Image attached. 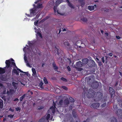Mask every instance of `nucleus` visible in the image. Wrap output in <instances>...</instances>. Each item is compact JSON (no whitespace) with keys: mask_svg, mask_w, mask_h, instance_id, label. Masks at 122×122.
<instances>
[{"mask_svg":"<svg viewBox=\"0 0 122 122\" xmlns=\"http://www.w3.org/2000/svg\"><path fill=\"white\" fill-rule=\"evenodd\" d=\"M88 88L84 87L83 89V93L85 94H86V96L88 98L93 97L94 101L96 102L99 100V96H97L95 94V91L92 89L90 88L88 91Z\"/></svg>","mask_w":122,"mask_h":122,"instance_id":"1","label":"nucleus"},{"mask_svg":"<svg viewBox=\"0 0 122 122\" xmlns=\"http://www.w3.org/2000/svg\"><path fill=\"white\" fill-rule=\"evenodd\" d=\"M5 67L8 69L7 71L9 73H10L12 69V67H13V66L15 67L16 69L18 68L14 62V60L12 58H10V59L6 60L5 61Z\"/></svg>","mask_w":122,"mask_h":122,"instance_id":"2","label":"nucleus"},{"mask_svg":"<svg viewBox=\"0 0 122 122\" xmlns=\"http://www.w3.org/2000/svg\"><path fill=\"white\" fill-rule=\"evenodd\" d=\"M93 78L94 79V77L93 75L89 76L87 79L88 83V84H89V85L91 86V87L93 89H96L99 86L98 82L97 81H95L92 82V84L90 83L92 81V78L93 79Z\"/></svg>","mask_w":122,"mask_h":122,"instance_id":"3","label":"nucleus"},{"mask_svg":"<svg viewBox=\"0 0 122 122\" xmlns=\"http://www.w3.org/2000/svg\"><path fill=\"white\" fill-rule=\"evenodd\" d=\"M42 7V4H38L35 8L30 10V14L36 15L38 12L39 9Z\"/></svg>","mask_w":122,"mask_h":122,"instance_id":"4","label":"nucleus"},{"mask_svg":"<svg viewBox=\"0 0 122 122\" xmlns=\"http://www.w3.org/2000/svg\"><path fill=\"white\" fill-rule=\"evenodd\" d=\"M72 114L73 117L76 118V121L75 122L74 121H71L70 122H80V119L78 117V115L76 112L75 110H73L72 112Z\"/></svg>","mask_w":122,"mask_h":122,"instance_id":"5","label":"nucleus"},{"mask_svg":"<svg viewBox=\"0 0 122 122\" xmlns=\"http://www.w3.org/2000/svg\"><path fill=\"white\" fill-rule=\"evenodd\" d=\"M55 48L57 50V53L59 55V58H61L62 56H63L64 55V53L63 51H61L60 49H59L56 47Z\"/></svg>","mask_w":122,"mask_h":122,"instance_id":"6","label":"nucleus"},{"mask_svg":"<svg viewBox=\"0 0 122 122\" xmlns=\"http://www.w3.org/2000/svg\"><path fill=\"white\" fill-rule=\"evenodd\" d=\"M99 107V103H96L92 104L91 105V107L97 109Z\"/></svg>","mask_w":122,"mask_h":122,"instance_id":"7","label":"nucleus"},{"mask_svg":"<svg viewBox=\"0 0 122 122\" xmlns=\"http://www.w3.org/2000/svg\"><path fill=\"white\" fill-rule=\"evenodd\" d=\"M116 114L118 116H120L121 117H122V110L119 109L117 110Z\"/></svg>","mask_w":122,"mask_h":122,"instance_id":"8","label":"nucleus"},{"mask_svg":"<svg viewBox=\"0 0 122 122\" xmlns=\"http://www.w3.org/2000/svg\"><path fill=\"white\" fill-rule=\"evenodd\" d=\"M88 64L89 66L90 67L95 66V63L94 61L93 60H91V61L88 63Z\"/></svg>","mask_w":122,"mask_h":122,"instance_id":"9","label":"nucleus"},{"mask_svg":"<svg viewBox=\"0 0 122 122\" xmlns=\"http://www.w3.org/2000/svg\"><path fill=\"white\" fill-rule=\"evenodd\" d=\"M109 91L110 93L111 94V96L112 97L113 96V94L114 93V90L112 88L110 87Z\"/></svg>","mask_w":122,"mask_h":122,"instance_id":"10","label":"nucleus"},{"mask_svg":"<svg viewBox=\"0 0 122 122\" xmlns=\"http://www.w3.org/2000/svg\"><path fill=\"white\" fill-rule=\"evenodd\" d=\"M76 66L77 67H80L82 66V62L80 61L77 62L76 63Z\"/></svg>","mask_w":122,"mask_h":122,"instance_id":"11","label":"nucleus"},{"mask_svg":"<svg viewBox=\"0 0 122 122\" xmlns=\"http://www.w3.org/2000/svg\"><path fill=\"white\" fill-rule=\"evenodd\" d=\"M52 66L54 70L56 71V70L58 69V67L56 66L55 62H54L52 63Z\"/></svg>","mask_w":122,"mask_h":122,"instance_id":"12","label":"nucleus"},{"mask_svg":"<svg viewBox=\"0 0 122 122\" xmlns=\"http://www.w3.org/2000/svg\"><path fill=\"white\" fill-rule=\"evenodd\" d=\"M88 59L87 58H85L82 60V63L84 64H87L88 61Z\"/></svg>","mask_w":122,"mask_h":122,"instance_id":"13","label":"nucleus"},{"mask_svg":"<svg viewBox=\"0 0 122 122\" xmlns=\"http://www.w3.org/2000/svg\"><path fill=\"white\" fill-rule=\"evenodd\" d=\"M79 2L81 4V7H83L85 4V1L84 0H79Z\"/></svg>","mask_w":122,"mask_h":122,"instance_id":"14","label":"nucleus"},{"mask_svg":"<svg viewBox=\"0 0 122 122\" xmlns=\"http://www.w3.org/2000/svg\"><path fill=\"white\" fill-rule=\"evenodd\" d=\"M57 6H54L53 7V9L54 11V13H56V12H57V13L61 15L59 12V10H57Z\"/></svg>","mask_w":122,"mask_h":122,"instance_id":"15","label":"nucleus"},{"mask_svg":"<svg viewBox=\"0 0 122 122\" xmlns=\"http://www.w3.org/2000/svg\"><path fill=\"white\" fill-rule=\"evenodd\" d=\"M3 101L2 100H0V109L3 108Z\"/></svg>","mask_w":122,"mask_h":122,"instance_id":"16","label":"nucleus"},{"mask_svg":"<svg viewBox=\"0 0 122 122\" xmlns=\"http://www.w3.org/2000/svg\"><path fill=\"white\" fill-rule=\"evenodd\" d=\"M62 0H57L55 2L56 6L58 5L62 2Z\"/></svg>","mask_w":122,"mask_h":122,"instance_id":"17","label":"nucleus"},{"mask_svg":"<svg viewBox=\"0 0 122 122\" xmlns=\"http://www.w3.org/2000/svg\"><path fill=\"white\" fill-rule=\"evenodd\" d=\"M12 73H14L16 74L17 75H19V72H18L14 68L12 71Z\"/></svg>","mask_w":122,"mask_h":122,"instance_id":"18","label":"nucleus"},{"mask_svg":"<svg viewBox=\"0 0 122 122\" xmlns=\"http://www.w3.org/2000/svg\"><path fill=\"white\" fill-rule=\"evenodd\" d=\"M32 71L33 73V76H36V73L35 69L33 68H32Z\"/></svg>","mask_w":122,"mask_h":122,"instance_id":"19","label":"nucleus"},{"mask_svg":"<svg viewBox=\"0 0 122 122\" xmlns=\"http://www.w3.org/2000/svg\"><path fill=\"white\" fill-rule=\"evenodd\" d=\"M5 69L3 68L0 67V74H2L5 73Z\"/></svg>","mask_w":122,"mask_h":122,"instance_id":"20","label":"nucleus"},{"mask_svg":"<svg viewBox=\"0 0 122 122\" xmlns=\"http://www.w3.org/2000/svg\"><path fill=\"white\" fill-rule=\"evenodd\" d=\"M17 70L18 71H19L21 73H24L25 74V75L27 76H28V75L29 74L28 73V72H24L23 71L21 70L20 69H19L18 68H17Z\"/></svg>","mask_w":122,"mask_h":122,"instance_id":"21","label":"nucleus"},{"mask_svg":"<svg viewBox=\"0 0 122 122\" xmlns=\"http://www.w3.org/2000/svg\"><path fill=\"white\" fill-rule=\"evenodd\" d=\"M88 9L90 11L93 10L94 9V7L93 6H88Z\"/></svg>","mask_w":122,"mask_h":122,"instance_id":"22","label":"nucleus"},{"mask_svg":"<svg viewBox=\"0 0 122 122\" xmlns=\"http://www.w3.org/2000/svg\"><path fill=\"white\" fill-rule=\"evenodd\" d=\"M56 107L52 106L50 108V109L51 110L52 113H54L55 112V109Z\"/></svg>","mask_w":122,"mask_h":122,"instance_id":"23","label":"nucleus"},{"mask_svg":"<svg viewBox=\"0 0 122 122\" xmlns=\"http://www.w3.org/2000/svg\"><path fill=\"white\" fill-rule=\"evenodd\" d=\"M69 102L68 100L66 99L64 101V104L65 105L67 106L69 104Z\"/></svg>","mask_w":122,"mask_h":122,"instance_id":"24","label":"nucleus"},{"mask_svg":"<svg viewBox=\"0 0 122 122\" xmlns=\"http://www.w3.org/2000/svg\"><path fill=\"white\" fill-rule=\"evenodd\" d=\"M63 103V100L62 99H61L59 101L58 103V105H59L60 106L63 107L64 106Z\"/></svg>","mask_w":122,"mask_h":122,"instance_id":"25","label":"nucleus"},{"mask_svg":"<svg viewBox=\"0 0 122 122\" xmlns=\"http://www.w3.org/2000/svg\"><path fill=\"white\" fill-rule=\"evenodd\" d=\"M0 79L2 81H5L6 80V78L4 75H2L0 77Z\"/></svg>","mask_w":122,"mask_h":122,"instance_id":"26","label":"nucleus"},{"mask_svg":"<svg viewBox=\"0 0 122 122\" xmlns=\"http://www.w3.org/2000/svg\"><path fill=\"white\" fill-rule=\"evenodd\" d=\"M67 2L68 3V5L71 8H74V7L73 5L71 3H70L68 0Z\"/></svg>","mask_w":122,"mask_h":122,"instance_id":"27","label":"nucleus"},{"mask_svg":"<svg viewBox=\"0 0 122 122\" xmlns=\"http://www.w3.org/2000/svg\"><path fill=\"white\" fill-rule=\"evenodd\" d=\"M111 122H117V121L116 118L114 117H113L111 118Z\"/></svg>","mask_w":122,"mask_h":122,"instance_id":"28","label":"nucleus"},{"mask_svg":"<svg viewBox=\"0 0 122 122\" xmlns=\"http://www.w3.org/2000/svg\"><path fill=\"white\" fill-rule=\"evenodd\" d=\"M37 36H38L39 37L41 38H42V36L41 34L39 32H37V34L36 35Z\"/></svg>","mask_w":122,"mask_h":122,"instance_id":"29","label":"nucleus"},{"mask_svg":"<svg viewBox=\"0 0 122 122\" xmlns=\"http://www.w3.org/2000/svg\"><path fill=\"white\" fill-rule=\"evenodd\" d=\"M79 41L81 43V46H79V47L80 48L81 47L84 48L86 46L84 44L82 43L81 41Z\"/></svg>","mask_w":122,"mask_h":122,"instance_id":"30","label":"nucleus"},{"mask_svg":"<svg viewBox=\"0 0 122 122\" xmlns=\"http://www.w3.org/2000/svg\"><path fill=\"white\" fill-rule=\"evenodd\" d=\"M45 117H43L41 119H40L39 122H44L45 121Z\"/></svg>","mask_w":122,"mask_h":122,"instance_id":"31","label":"nucleus"},{"mask_svg":"<svg viewBox=\"0 0 122 122\" xmlns=\"http://www.w3.org/2000/svg\"><path fill=\"white\" fill-rule=\"evenodd\" d=\"M43 81L44 82V83L45 84H48V82L47 81V79L45 77L43 79Z\"/></svg>","mask_w":122,"mask_h":122,"instance_id":"32","label":"nucleus"},{"mask_svg":"<svg viewBox=\"0 0 122 122\" xmlns=\"http://www.w3.org/2000/svg\"><path fill=\"white\" fill-rule=\"evenodd\" d=\"M81 20L82 21L84 22H86L87 20V19L86 18L84 17L82 18Z\"/></svg>","mask_w":122,"mask_h":122,"instance_id":"33","label":"nucleus"},{"mask_svg":"<svg viewBox=\"0 0 122 122\" xmlns=\"http://www.w3.org/2000/svg\"><path fill=\"white\" fill-rule=\"evenodd\" d=\"M69 99L70 101L71 102L73 103L74 102V99L72 97H70L69 98Z\"/></svg>","mask_w":122,"mask_h":122,"instance_id":"34","label":"nucleus"},{"mask_svg":"<svg viewBox=\"0 0 122 122\" xmlns=\"http://www.w3.org/2000/svg\"><path fill=\"white\" fill-rule=\"evenodd\" d=\"M50 114H48L47 117H46L45 118V119H46L47 120H48L50 117Z\"/></svg>","mask_w":122,"mask_h":122,"instance_id":"35","label":"nucleus"},{"mask_svg":"<svg viewBox=\"0 0 122 122\" xmlns=\"http://www.w3.org/2000/svg\"><path fill=\"white\" fill-rule=\"evenodd\" d=\"M64 44L66 46H70V44L67 41H65L64 42Z\"/></svg>","mask_w":122,"mask_h":122,"instance_id":"36","label":"nucleus"},{"mask_svg":"<svg viewBox=\"0 0 122 122\" xmlns=\"http://www.w3.org/2000/svg\"><path fill=\"white\" fill-rule=\"evenodd\" d=\"M61 80L65 82H66L67 81V80L63 77H61Z\"/></svg>","mask_w":122,"mask_h":122,"instance_id":"37","label":"nucleus"},{"mask_svg":"<svg viewBox=\"0 0 122 122\" xmlns=\"http://www.w3.org/2000/svg\"><path fill=\"white\" fill-rule=\"evenodd\" d=\"M40 14L38 13V14L34 18V19H38L40 15Z\"/></svg>","mask_w":122,"mask_h":122,"instance_id":"38","label":"nucleus"},{"mask_svg":"<svg viewBox=\"0 0 122 122\" xmlns=\"http://www.w3.org/2000/svg\"><path fill=\"white\" fill-rule=\"evenodd\" d=\"M62 88L65 90H68L67 88L65 86H62L61 87Z\"/></svg>","mask_w":122,"mask_h":122,"instance_id":"39","label":"nucleus"},{"mask_svg":"<svg viewBox=\"0 0 122 122\" xmlns=\"http://www.w3.org/2000/svg\"><path fill=\"white\" fill-rule=\"evenodd\" d=\"M14 116V115L10 114L8 115V117H9L11 118H12Z\"/></svg>","mask_w":122,"mask_h":122,"instance_id":"40","label":"nucleus"},{"mask_svg":"<svg viewBox=\"0 0 122 122\" xmlns=\"http://www.w3.org/2000/svg\"><path fill=\"white\" fill-rule=\"evenodd\" d=\"M107 97H103V98L102 99V100H104V101H106L107 100Z\"/></svg>","mask_w":122,"mask_h":122,"instance_id":"41","label":"nucleus"},{"mask_svg":"<svg viewBox=\"0 0 122 122\" xmlns=\"http://www.w3.org/2000/svg\"><path fill=\"white\" fill-rule=\"evenodd\" d=\"M43 83L41 82L39 84V86H40L41 88H42L43 87Z\"/></svg>","mask_w":122,"mask_h":122,"instance_id":"42","label":"nucleus"},{"mask_svg":"<svg viewBox=\"0 0 122 122\" xmlns=\"http://www.w3.org/2000/svg\"><path fill=\"white\" fill-rule=\"evenodd\" d=\"M15 109L16 111H20L21 110V108L20 107L15 108Z\"/></svg>","mask_w":122,"mask_h":122,"instance_id":"43","label":"nucleus"},{"mask_svg":"<svg viewBox=\"0 0 122 122\" xmlns=\"http://www.w3.org/2000/svg\"><path fill=\"white\" fill-rule=\"evenodd\" d=\"M106 106V104L105 103H104L101 106V107H105Z\"/></svg>","mask_w":122,"mask_h":122,"instance_id":"44","label":"nucleus"},{"mask_svg":"<svg viewBox=\"0 0 122 122\" xmlns=\"http://www.w3.org/2000/svg\"><path fill=\"white\" fill-rule=\"evenodd\" d=\"M90 120V119L89 118H88L86 120L84 121L83 122H89Z\"/></svg>","mask_w":122,"mask_h":122,"instance_id":"45","label":"nucleus"},{"mask_svg":"<svg viewBox=\"0 0 122 122\" xmlns=\"http://www.w3.org/2000/svg\"><path fill=\"white\" fill-rule=\"evenodd\" d=\"M76 69L78 71H81L82 70V68H77L76 67Z\"/></svg>","mask_w":122,"mask_h":122,"instance_id":"46","label":"nucleus"},{"mask_svg":"<svg viewBox=\"0 0 122 122\" xmlns=\"http://www.w3.org/2000/svg\"><path fill=\"white\" fill-rule=\"evenodd\" d=\"M17 83L16 82H13L12 83V84L13 86H14V87H15V85L17 84Z\"/></svg>","mask_w":122,"mask_h":122,"instance_id":"47","label":"nucleus"},{"mask_svg":"<svg viewBox=\"0 0 122 122\" xmlns=\"http://www.w3.org/2000/svg\"><path fill=\"white\" fill-rule=\"evenodd\" d=\"M113 108L114 109H117V106L116 105H113Z\"/></svg>","mask_w":122,"mask_h":122,"instance_id":"48","label":"nucleus"},{"mask_svg":"<svg viewBox=\"0 0 122 122\" xmlns=\"http://www.w3.org/2000/svg\"><path fill=\"white\" fill-rule=\"evenodd\" d=\"M9 110L12 112H13L14 111V110L13 109H12L11 107H10V108L9 109Z\"/></svg>","mask_w":122,"mask_h":122,"instance_id":"49","label":"nucleus"},{"mask_svg":"<svg viewBox=\"0 0 122 122\" xmlns=\"http://www.w3.org/2000/svg\"><path fill=\"white\" fill-rule=\"evenodd\" d=\"M67 68L69 71H71V69L70 66H68V67H67Z\"/></svg>","mask_w":122,"mask_h":122,"instance_id":"50","label":"nucleus"},{"mask_svg":"<svg viewBox=\"0 0 122 122\" xmlns=\"http://www.w3.org/2000/svg\"><path fill=\"white\" fill-rule=\"evenodd\" d=\"M28 44L29 46H32L33 45L32 43L31 42H29Z\"/></svg>","mask_w":122,"mask_h":122,"instance_id":"51","label":"nucleus"},{"mask_svg":"<svg viewBox=\"0 0 122 122\" xmlns=\"http://www.w3.org/2000/svg\"><path fill=\"white\" fill-rule=\"evenodd\" d=\"M50 17V16H46L44 18L45 19V20H46L47 19L49 18Z\"/></svg>","mask_w":122,"mask_h":122,"instance_id":"52","label":"nucleus"},{"mask_svg":"<svg viewBox=\"0 0 122 122\" xmlns=\"http://www.w3.org/2000/svg\"><path fill=\"white\" fill-rule=\"evenodd\" d=\"M43 107L42 106H41V107H39L38 108H37V109L38 110H41V109H43Z\"/></svg>","mask_w":122,"mask_h":122,"instance_id":"53","label":"nucleus"},{"mask_svg":"<svg viewBox=\"0 0 122 122\" xmlns=\"http://www.w3.org/2000/svg\"><path fill=\"white\" fill-rule=\"evenodd\" d=\"M52 106H53L54 107H56V103L54 102V101L53 102V103Z\"/></svg>","mask_w":122,"mask_h":122,"instance_id":"54","label":"nucleus"},{"mask_svg":"<svg viewBox=\"0 0 122 122\" xmlns=\"http://www.w3.org/2000/svg\"><path fill=\"white\" fill-rule=\"evenodd\" d=\"M19 101V99L18 98H16L13 101Z\"/></svg>","mask_w":122,"mask_h":122,"instance_id":"55","label":"nucleus"},{"mask_svg":"<svg viewBox=\"0 0 122 122\" xmlns=\"http://www.w3.org/2000/svg\"><path fill=\"white\" fill-rule=\"evenodd\" d=\"M104 57H103L102 58V62H103V63L104 62Z\"/></svg>","mask_w":122,"mask_h":122,"instance_id":"56","label":"nucleus"},{"mask_svg":"<svg viewBox=\"0 0 122 122\" xmlns=\"http://www.w3.org/2000/svg\"><path fill=\"white\" fill-rule=\"evenodd\" d=\"M38 20H37V21H36V22H34V24L35 25H36V24H38Z\"/></svg>","mask_w":122,"mask_h":122,"instance_id":"57","label":"nucleus"},{"mask_svg":"<svg viewBox=\"0 0 122 122\" xmlns=\"http://www.w3.org/2000/svg\"><path fill=\"white\" fill-rule=\"evenodd\" d=\"M0 86L1 87H4V85L3 84L0 83Z\"/></svg>","mask_w":122,"mask_h":122,"instance_id":"58","label":"nucleus"},{"mask_svg":"<svg viewBox=\"0 0 122 122\" xmlns=\"http://www.w3.org/2000/svg\"><path fill=\"white\" fill-rule=\"evenodd\" d=\"M27 66L29 67H31V66H30V65L29 64V63H27Z\"/></svg>","mask_w":122,"mask_h":122,"instance_id":"59","label":"nucleus"},{"mask_svg":"<svg viewBox=\"0 0 122 122\" xmlns=\"http://www.w3.org/2000/svg\"><path fill=\"white\" fill-rule=\"evenodd\" d=\"M108 55L110 56H112V53H109Z\"/></svg>","mask_w":122,"mask_h":122,"instance_id":"60","label":"nucleus"},{"mask_svg":"<svg viewBox=\"0 0 122 122\" xmlns=\"http://www.w3.org/2000/svg\"><path fill=\"white\" fill-rule=\"evenodd\" d=\"M23 98H22L21 97L20 98V101H22Z\"/></svg>","mask_w":122,"mask_h":122,"instance_id":"61","label":"nucleus"},{"mask_svg":"<svg viewBox=\"0 0 122 122\" xmlns=\"http://www.w3.org/2000/svg\"><path fill=\"white\" fill-rule=\"evenodd\" d=\"M46 20H45V19L44 18L43 19H42L41 20V21L42 22H44V21H45Z\"/></svg>","mask_w":122,"mask_h":122,"instance_id":"62","label":"nucleus"},{"mask_svg":"<svg viewBox=\"0 0 122 122\" xmlns=\"http://www.w3.org/2000/svg\"><path fill=\"white\" fill-rule=\"evenodd\" d=\"M25 96V94H24L21 97L23 98H24Z\"/></svg>","mask_w":122,"mask_h":122,"instance_id":"63","label":"nucleus"},{"mask_svg":"<svg viewBox=\"0 0 122 122\" xmlns=\"http://www.w3.org/2000/svg\"><path fill=\"white\" fill-rule=\"evenodd\" d=\"M26 46L24 47V48H23V51H24L25 52V49H26Z\"/></svg>","mask_w":122,"mask_h":122,"instance_id":"64","label":"nucleus"}]
</instances>
